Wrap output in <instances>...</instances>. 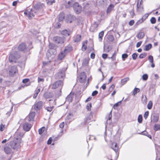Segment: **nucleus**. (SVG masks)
Segmentation results:
<instances>
[{"instance_id": "obj_12", "label": "nucleus", "mask_w": 160, "mask_h": 160, "mask_svg": "<svg viewBox=\"0 0 160 160\" xmlns=\"http://www.w3.org/2000/svg\"><path fill=\"white\" fill-rule=\"evenodd\" d=\"M142 0H138L137 3V10L139 12H142L143 11V7L141 5Z\"/></svg>"}, {"instance_id": "obj_49", "label": "nucleus", "mask_w": 160, "mask_h": 160, "mask_svg": "<svg viewBox=\"0 0 160 160\" xmlns=\"http://www.w3.org/2000/svg\"><path fill=\"white\" fill-rule=\"evenodd\" d=\"M148 75L147 74H144L142 76V79L144 80H146L148 78Z\"/></svg>"}, {"instance_id": "obj_57", "label": "nucleus", "mask_w": 160, "mask_h": 160, "mask_svg": "<svg viewBox=\"0 0 160 160\" xmlns=\"http://www.w3.org/2000/svg\"><path fill=\"white\" fill-rule=\"evenodd\" d=\"M149 112L148 111L146 112L144 114V117L145 119H146L148 116Z\"/></svg>"}, {"instance_id": "obj_30", "label": "nucleus", "mask_w": 160, "mask_h": 160, "mask_svg": "<svg viewBox=\"0 0 160 160\" xmlns=\"http://www.w3.org/2000/svg\"><path fill=\"white\" fill-rule=\"evenodd\" d=\"M140 134H142L143 135H144L146 136H147L149 138L151 139L152 138V136H151L149 134L148 132H147L146 131H144L142 132L141 133H139Z\"/></svg>"}, {"instance_id": "obj_33", "label": "nucleus", "mask_w": 160, "mask_h": 160, "mask_svg": "<svg viewBox=\"0 0 160 160\" xmlns=\"http://www.w3.org/2000/svg\"><path fill=\"white\" fill-rule=\"evenodd\" d=\"M49 47V49H55V50L57 48L56 45L55 44L53 43H50Z\"/></svg>"}, {"instance_id": "obj_42", "label": "nucleus", "mask_w": 160, "mask_h": 160, "mask_svg": "<svg viewBox=\"0 0 160 160\" xmlns=\"http://www.w3.org/2000/svg\"><path fill=\"white\" fill-rule=\"evenodd\" d=\"M45 128L44 127H43L38 130V132L39 134H41L44 132Z\"/></svg>"}, {"instance_id": "obj_44", "label": "nucleus", "mask_w": 160, "mask_h": 160, "mask_svg": "<svg viewBox=\"0 0 160 160\" xmlns=\"http://www.w3.org/2000/svg\"><path fill=\"white\" fill-rule=\"evenodd\" d=\"M40 88L38 89H37L36 91V93L33 96V98H35L37 97L38 93L39 92H40Z\"/></svg>"}, {"instance_id": "obj_14", "label": "nucleus", "mask_w": 160, "mask_h": 160, "mask_svg": "<svg viewBox=\"0 0 160 160\" xmlns=\"http://www.w3.org/2000/svg\"><path fill=\"white\" fill-rule=\"evenodd\" d=\"M86 76L85 72H82L80 75L79 81L81 83H83L86 80Z\"/></svg>"}, {"instance_id": "obj_19", "label": "nucleus", "mask_w": 160, "mask_h": 160, "mask_svg": "<svg viewBox=\"0 0 160 160\" xmlns=\"http://www.w3.org/2000/svg\"><path fill=\"white\" fill-rule=\"evenodd\" d=\"M112 148L117 152L118 149V147L117 146V144L116 143L113 142L112 143Z\"/></svg>"}, {"instance_id": "obj_46", "label": "nucleus", "mask_w": 160, "mask_h": 160, "mask_svg": "<svg viewBox=\"0 0 160 160\" xmlns=\"http://www.w3.org/2000/svg\"><path fill=\"white\" fill-rule=\"evenodd\" d=\"M92 107V104L91 103H88L86 106V108L88 111H90L91 110V108Z\"/></svg>"}, {"instance_id": "obj_29", "label": "nucleus", "mask_w": 160, "mask_h": 160, "mask_svg": "<svg viewBox=\"0 0 160 160\" xmlns=\"http://www.w3.org/2000/svg\"><path fill=\"white\" fill-rule=\"evenodd\" d=\"M148 15H149L148 13L146 14L142 17V20H139L138 22L137 23H139V22L142 23V22L143 21V19H144V20H145L148 17Z\"/></svg>"}, {"instance_id": "obj_15", "label": "nucleus", "mask_w": 160, "mask_h": 160, "mask_svg": "<svg viewBox=\"0 0 160 160\" xmlns=\"http://www.w3.org/2000/svg\"><path fill=\"white\" fill-rule=\"evenodd\" d=\"M16 67L14 66L11 67L9 72V74L11 76H13L14 74L17 72Z\"/></svg>"}, {"instance_id": "obj_38", "label": "nucleus", "mask_w": 160, "mask_h": 160, "mask_svg": "<svg viewBox=\"0 0 160 160\" xmlns=\"http://www.w3.org/2000/svg\"><path fill=\"white\" fill-rule=\"evenodd\" d=\"M108 40L110 42H112L114 40V37L112 35H108L107 36Z\"/></svg>"}, {"instance_id": "obj_34", "label": "nucleus", "mask_w": 160, "mask_h": 160, "mask_svg": "<svg viewBox=\"0 0 160 160\" xmlns=\"http://www.w3.org/2000/svg\"><path fill=\"white\" fill-rule=\"evenodd\" d=\"M112 111H111L109 113L108 115L106 117V118L107 119V121H108V120H110L112 118Z\"/></svg>"}, {"instance_id": "obj_39", "label": "nucleus", "mask_w": 160, "mask_h": 160, "mask_svg": "<svg viewBox=\"0 0 160 160\" xmlns=\"http://www.w3.org/2000/svg\"><path fill=\"white\" fill-rule=\"evenodd\" d=\"M147 98L146 96H145V97H144L143 95L142 96V103L144 104H146L147 103Z\"/></svg>"}, {"instance_id": "obj_41", "label": "nucleus", "mask_w": 160, "mask_h": 160, "mask_svg": "<svg viewBox=\"0 0 160 160\" xmlns=\"http://www.w3.org/2000/svg\"><path fill=\"white\" fill-rule=\"evenodd\" d=\"M140 91V89L139 88H135L134 90L133 94L134 96L135 94H136L137 92H139Z\"/></svg>"}, {"instance_id": "obj_3", "label": "nucleus", "mask_w": 160, "mask_h": 160, "mask_svg": "<svg viewBox=\"0 0 160 160\" xmlns=\"http://www.w3.org/2000/svg\"><path fill=\"white\" fill-rule=\"evenodd\" d=\"M65 38L64 37L57 36L53 38L54 42L57 44H62L65 41Z\"/></svg>"}, {"instance_id": "obj_4", "label": "nucleus", "mask_w": 160, "mask_h": 160, "mask_svg": "<svg viewBox=\"0 0 160 160\" xmlns=\"http://www.w3.org/2000/svg\"><path fill=\"white\" fill-rule=\"evenodd\" d=\"M63 85V82L61 80H59L54 83L51 85V88L52 89H55L57 88H60V92H61V88Z\"/></svg>"}, {"instance_id": "obj_58", "label": "nucleus", "mask_w": 160, "mask_h": 160, "mask_svg": "<svg viewBox=\"0 0 160 160\" xmlns=\"http://www.w3.org/2000/svg\"><path fill=\"white\" fill-rule=\"evenodd\" d=\"M88 118H85L84 119V121L82 123V124L83 125H84L88 122Z\"/></svg>"}, {"instance_id": "obj_1", "label": "nucleus", "mask_w": 160, "mask_h": 160, "mask_svg": "<svg viewBox=\"0 0 160 160\" xmlns=\"http://www.w3.org/2000/svg\"><path fill=\"white\" fill-rule=\"evenodd\" d=\"M16 47H13L10 53L9 60L11 62H16V60L20 58V55L18 52L16 51Z\"/></svg>"}, {"instance_id": "obj_22", "label": "nucleus", "mask_w": 160, "mask_h": 160, "mask_svg": "<svg viewBox=\"0 0 160 160\" xmlns=\"http://www.w3.org/2000/svg\"><path fill=\"white\" fill-rule=\"evenodd\" d=\"M43 6V5L42 4L39 3L34 6V8L36 10H39L42 8Z\"/></svg>"}, {"instance_id": "obj_10", "label": "nucleus", "mask_w": 160, "mask_h": 160, "mask_svg": "<svg viewBox=\"0 0 160 160\" xmlns=\"http://www.w3.org/2000/svg\"><path fill=\"white\" fill-rule=\"evenodd\" d=\"M32 127L31 124L27 122H24L23 125V129L26 131H29Z\"/></svg>"}, {"instance_id": "obj_9", "label": "nucleus", "mask_w": 160, "mask_h": 160, "mask_svg": "<svg viewBox=\"0 0 160 160\" xmlns=\"http://www.w3.org/2000/svg\"><path fill=\"white\" fill-rule=\"evenodd\" d=\"M159 118V115L156 113H153L152 114L151 119L152 122H158Z\"/></svg>"}, {"instance_id": "obj_20", "label": "nucleus", "mask_w": 160, "mask_h": 160, "mask_svg": "<svg viewBox=\"0 0 160 160\" xmlns=\"http://www.w3.org/2000/svg\"><path fill=\"white\" fill-rule=\"evenodd\" d=\"M53 96L52 93L49 92H46L44 94V97L46 99L52 98Z\"/></svg>"}, {"instance_id": "obj_53", "label": "nucleus", "mask_w": 160, "mask_h": 160, "mask_svg": "<svg viewBox=\"0 0 160 160\" xmlns=\"http://www.w3.org/2000/svg\"><path fill=\"white\" fill-rule=\"evenodd\" d=\"M138 55L136 53H133L132 55V57L133 60H135L136 59Z\"/></svg>"}, {"instance_id": "obj_2", "label": "nucleus", "mask_w": 160, "mask_h": 160, "mask_svg": "<svg viewBox=\"0 0 160 160\" xmlns=\"http://www.w3.org/2000/svg\"><path fill=\"white\" fill-rule=\"evenodd\" d=\"M57 53V52L55 49H49L47 53V56L48 59L51 60L54 58Z\"/></svg>"}, {"instance_id": "obj_28", "label": "nucleus", "mask_w": 160, "mask_h": 160, "mask_svg": "<svg viewBox=\"0 0 160 160\" xmlns=\"http://www.w3.org/2000/svg\"><path fill=\"white\" fill-rule=\"evenodd\" d=\"M64 18V14L63 12L60 13L58 16V20L59 21H62Z\"/></svg>"}, {"instance_id": "obj_17", "label": "nucleus", "mask_w": 160, "mask_h": 160, "mask_svg": "<svg viewBox=\"0 0 160 160\" xmlns=\"http://www.w3.org/2000/svg\"><path fill=\"white\" fill-rule=\"evenodd\" d=\"M26 45L23 43L19 44L18 47V49L20 51H24L26 49Z\"/></svg>"}, {"instance_id": "obj_37", "label": "nucleus", "mask_w": 160, "mask_h": 160, "mask_svg": "<svg viewBox=\"0 0 160 160\" xmlns=\"http://www.w3.org/2000/svg\"><path fill=\"white\" fill-rule=\"evenodd\" d=\"M129 78H127L122 79L121 81V83L122 84V85H123L125 84L126 82L129 80Z\"/></svg>"}, {"instance_id": "obj_32", "label": "nucleus", "mask_w": 160, "mask_h": 160, "mask_svg": "<svg viewBox=\"0 0 160 160\" xmlns=\"http://www.w3.org/2000/svg\"><path fill=\"white\" fill-rule=\"evenodd\" d=\"M87 43V41H86L84 42H83L82 43V49L83 51L86 50L87 48L86 45Z\"/></svg>"}, {"instance_id": "obj_43", "label": "nucleus", "mask_w": 160, "mask_h": 160, "mask_svg": "<svg viewBox=\"0 0 160 160\" xmlns=\"http://www.w3.org/2000/svg\"><path fill=\"white\" fill-rule=\"evenodd\" d=\"M152 103L151 101H150L148 103L147 106L148 108L149 109H150L152 108Z\"/></svg>"}, {"instance_id": "obj_36", "label": "nucleus", "mask_w": 160, "mask_h": 160, "mask_svg": "<svg viewBox=\"0 0 160 160\" xmlns=\"http://www.w3.org/2000/svg\"><path fill=\"white\" fill-rule=\"evenodd\" d=\"M154 129L156 131L160 130V124H155L154 126Z\"/></svg>"}, {"instance_id": "obj_54", "label": "nucleus", "mask_w": 160, "mask_h": 160, "mask_svg": "<svg viewBox=\"0 0 160 160\" xmlns=\"http://www.w3.org/2000/svg\"><path fill=\"white\" fill-rule=\"evenodd\" d=\"M5 125L2 124L0 125V130L1 131H2L5 129Z\"/></svg>"}, {"instance_id": "obj_16", "label": "nucleus", "mask_w": 160, "mask_h": 160, "mask_svg": "<svg viewBox=\"0 0 160 160\" xmlns=\"http://www.w3.org/2000/svg\"><path fill=\"white\" fill-rule=\"evenodd\" d=\"M66 54L63 51H61L58 55V59L60 60H62L64 58Z\"/></svg>"}, {"instance_id": "obj_5", "label": "nucleus", "mask_w": 160, "mask_h": 160, "mask_svg": "<svg viewBox=\"0 0 160 160\" xmlns=\"http://www.w3.org/2000/svg\"><path fill=\"white\" fill-rule=\"evenodd\" d=\"M43 104V103L42 101L35 102L32 108L36 111L40 110L42 108Z\"/></svg>"}, {"instance_id": "obj_13", "label": "nucleus", "mask_w": 160, "mask_h": 160, "mask_svg": "<svg viewBox=\"0 0 160 160\" xmlns=\"http://www.w3.org/2000/svg\"><path fill=\"white\" fill-rule=\"evenodd\" d=\"M19 143H17L15 141H11L10 142V145L11 148L13 149L18 148L19 146Z\"/></svg>"}, {"instance_id": "obj_35", "label": "nucleus", "mask_w": 160, "mask_h": 160, "mask_svg": "<svg viewBox=\"0 0 160 160\" xmlns=\"http://www.w3.org/2000/svg\"><path fill=\"white\" fill-rule=\"evenodd\" d=\"M104 32L103 31H101L99 33L98 35L99 39L100 41H101L102 39V38L103 36Z\"/></svg>"}, {"instance_id": "obj_45", "label": "nucleus", "mask_w": 160, "mask_h": 160, "mask_svg": "<svg viewBox=\"0 0 160 160\" xmlns=\"http://www.w3.org/2000/svg\"><path fill=\"white\" fill-rule=\"evenodd\" d=\"M147 55V53L145 52L141 54L139 56V58H143L146 56Z\"/></svg>"}, {"instance_id": "obj_55", "label": "nucleus", "mask_w": 160, "mask_h": 160, "mask_svg": "<svg viewBox=\"0 0 160 160\" xmlns=\"http://www.w3.org/2000/svg\"><path fill=\"white\" fill-rule=\"evenodd\" d=\"M115 88V85L114 84H112L109 89V91L110 92H111L112 90L114 89Z\"/></svg>"}, {"instance_id": "obj_40", "label": "nucleus", "mask_w": 160, "mask_h": 160, "mask_svg": "<svg viewBox=\"0 0 160 160\" xmlns=\"http://www.w3.org/2000/svg\"><path fill=\"white\" fill-rule=\"evenodd\" d=\"M73 3L72 2L69 1L67 4L66 5V7L67 8H69L71 7L72 5H73Z\"/></svg>"}, {"instance_id": "obj_26", "label": "nucleus", "mask_w": 160, "mask_h": 160, "mask_svg": "<svg viewBox=\"0 0 160 160\" xmlns=\"http://www.w3.org/2000/svg\"><path fill=\"white\" fill-rule=\"evenodd\" d=\"M4 150L6 154H9L11 152V149L8 147L6 146L4 148Z\"/></svg>"}, {"instance_id": "obj_61", "label": "nucleus", "mask_w": 160, "mask_h": 160, "mask_svg": "<svg viewBox=\"0 0 160 160\" xmlns=\"http://www.w3.org/2000/svg\"><path fill=\"white\" fill-rule=\"evenodd\" d=\"M98 92L97 91L95 90L92 92V96H95L96 95H97L98 94Z\"/></svg>"}, {"instance_id": "obj_60", "label": "nucleus", "mask_w": 160, "mask_h": 160, "mask_svg": "<svg viewBox=\"0 0 160 160\" xmlns=\"http://www.w3.org/2000/svg\"><path fill=\"white\" fill-rule=\"evenodd\" d=\"M130 14L131 16L133 17L134 16V10H132L131 11H130Z\"/></svg>"}, {"instance_id": "obj_6", "label": "nucleus", "mask_w": 160, "mask_h": 160, "mask_svg": "<svg viewBox=\"0 0 160 160\" xmlns=\"http://www.w3.org/2000/svg\"><path fill=\"white\" fill-rule=\"evenodd\" d=\"M73 7L75 12L77 14L80 13L82 10V7L78 3H75L73 5Z\"/></svg>"}, {"instance_id": "obj_27", "label": "nucleus", "mask_w": 160, "mask_h": 160, "mask_svg": "<svg viewBox=\"0 0 160 160\" xmlns=\"http://www.w3.org/2000/svg\"><path fill=\"white\" fill-rule=\"evenodd\" d=\"M145 34L143 32H140L137 35V38L139 39H142L144 37Z\"/></svg>"}, {"instance_id": "obj_52", "label": "nucleus", "mask_w": 160, "mask_h": 160, "mask_svg": "<svg viewBox=\"0 0 160 160\" xmlns=\"http://www.w3.org/2000/svg\"><path fill=\"white\" fill-rule=\"evenodd\" d=\"M54 107L53 106L46 107V109L48 111L51 112L53 109Z\"/></svg>"}, {"instance_id": "obj_47", "label": "nucleus", "mask_w": 160, "mask_h": 160, "mask_svg": "<svg viewBox=\"0 0 160 160\" xmlns=\"http://www.w3.org/2000/svg\"><path fill=\"white\" fill-rule=\"evenodd\" d=\"M142 115H139L138 117V122L139 123H141L142 121Z\"/></svg>"}, {"instance_id": "obj_7", "label": "nucleus", "mask_w": 160, "mask_h": 160, "mask_svg": "<svg viewBox=\"0 0 160 160\" xmlns=\"http://www.w3.org/2000/svg\"><path fill=\"white\" fill-rule=\"evenodd\" d=\"M65 76V71L64 70H61L57 72L55 75L56 79L63 78Z\"/></svg>"}, {"instance_id": "obj_18", "label": "nucleus", "mask_w": 160, "mask_h": 160, "mask_svg": "<svg viewBox=\"0 0 160 160\" xmlns=\"http://www.w3.org/2000/svg\"><path fill=\"white\" fill-rule=\"evenodd\" d=\"M72 46H68L67 47H65L63 51L67 54V53L72 51Z\"/></svg>"}, {"instance_id": "obj_59", "label": "nucleus", "mask_w": 160, "mask_h": 160, "mask_svg": "<svg viewBox=\"0 0 160 160\" xmlns=\"http://www.w3.org/2000/svg\"><path fill=\"white\" fill-rule=\"evenodd\" d=\"M13 107L12 106V107L11 108L10 110L7 112V113H6V115H7V116H10V115L11 114V113L12 111V109Z\"/></svg>"}, {"instance_id": "obj_56", "label": "nucleus", "mask_w": 160, "mask_h": 160, "mask_svg": "<svg viewBox=\"0 0 160 160\" xmlns=\"http://www.w3.org/2000/svg\"><path fill=\"white\" fill-rule=\"evenodd\" d=\"M128 55L127 54L124 53V54H122V58L123 59V60H124V59L127 58H128Z\"/></svg>"}, {"instance_id": "obj_62", "label": "nucleus", "mask_w": 160, "mask_h": 160, "mask_svg": "<svg viewBox=\"0 0 160 160\" xmlns=\"http://www.w3.org/2000/svg\"><path fill=\"white\" fill-rule=\"evenodd\" d=\"M29 81V79L26 78L25 79L23 80H22V82L24 83H25L27 82H28Z\"/></svg>"}, {"instance_id": "obj_21", "label": "nucleus", "mask_w": 160, "mask_h": 160, "mask_svg": "<svg viewBox=\"0 0 160 160\" xmlns=\"http://www.w3.org/2000/svg\"><path fill=\"white\" fill-rule=\"evenodd\" d=\"M35 114L34 112H31L29 113L28 115V121H32L33 120L35 117Z\"/></svg>"}, {"instance_id": "obj_25", "label": "nucleus", "mask_w": 160, "mask_h": 160, "mask_svg": "<svg viewBox=\"0 0 160 160\" xmlns=\"http://www.w3.org/2000/svg\"><path fill=\"white\" fill-rule=\"evenodd\" d=\"M61 34L65 36H68L70 35V32L67 31V30H64L61 32Z\"/></svg>"}, {"instance_id": "obj_48", "label": "nucleus", "mask_w": 160, "mask_h": 160, "mask_svg": "<svg viewBox=\"0 0 160 160\" xmlns=\"http://www.w3.org/2000/svg\"><path fill=\"white\" fill-rule=\"evenodd\" d=\"M150 22L151 23L154 24L156 22V19L154 17H152L150 19Z\"/></svg>"}, {"instance_id": "obj_8", "label": "nucleus", "mask_w": 160, "mask_h": 160, "mask_svg": "<svg viewBox=\"0 0 160 160\" xmlns=\"http://www.w3.org/2000/svg\"><path fill=\"white\" fill-rule=\"evenodd\" d=\"M34 12H35L34 11L29 9V10H27L25 11L24 13L25 14L27 15L29 18L30 19L31 18H32V17H34Z\"/></svg>"}, {"instance_id": "obj_23", "label": "nucleus", "mask_w": 160, "mask_h": 160, "mask_svg": "<svg viewBox=\"0 0 160 160\" xmlns=\"http://www.w3.org/2000/svg\"><path fill=\"white\" fill-rule=\"evenodd\" d=\"M81 40V36L77 35L73 38V40L75 42H78Z\"/></svg>"}, {"instance_id": "obj_51", "label": "nucleus", "mask_w": 160, "mask_h": 160, "mask_svg": "<svg viewBox=\"0 0 160 160\" xmlns=\"http://www.w3.org/2000/svg\"><path fill=\"white\" fill-rule=\"evenodd\" d=\"M148 60L149 62L151 63H152L153 62V57L152 56L150 55L149 56Z\"/></svg>"}, {"instance_id": "obj_24", "label": "nucleus", "mask_w": 160, "mask_h": 160, "mask_svg": "<svg viewBox=\"0 0 160 160\" xmlns=\"http://www.w3.org/2000/svg\"><path fill=\"white\" fill-rule=\"evenodd\" d=\"M114 7V5L112 4H110L108 7L107 10V13H110Z\"/></svg>"}, {"instance_id": "obj_11", "label": "nucleus", "mask_w": 160, "mask_h": 160, "mask_svg": "<svg viewBox=\"0 0 160 160\" xmlns=\"http://www.w3.org/2000/svg\"><path fill=\"white\" fill-rule=\"evenodd\" d=\"M98 24L96 22H94L92 25L90 29V30L92 32H94L97 31Z\"/></svg>"}, {"instance_id": "obj_50", "label": "nucleus", "mask_w": 160, "mask_h": 160, "mask_svg": "<svg viewBox=\"0 0 160 160\" xmlns=\"http://www.w3.org/2000/svg\"><path fill=\"white\" fill-rule=\"evenodd\" d=\"M121 103V101H119L117 102V103L114 104L113 105V107L114 109H115V108L116 107H117L120 105Z\"/></svg>"}, {"instance_id": "obj_64", "label": "nucleus", "mask_w": 160, "mask_h": 160, "mask_svg": "<svg viewBox=\"0 0 160 160\" xmlns=\"http://www.w3.org/2000/svg\"><path fill=\"white\" fill-rule=\"evenodd\" d=\"M134 22L133 20H131L129 22V24L130 26H132L134 23Z\"/></svg>"}, {"instance_id": "obj_31", "label": "nucleus", "mask_w": 160, "mask_h": 160, "mask_svg": "<svg viewBox=\"0 0 160 160\" xmlns=\"http://www.w3.org/2000/svg\"><path fill=\"white\" fill-rule=\"evenodd\" d=\"M152 47V44L150 43L145 46V48L144 49V51H148Z\"/></svg>"}, {"instance_id": "obj_63", "label": "nucleus", "mask_w": 160, "mask_h": 160, "mask_svg": "<svg viewBox=\"0 0 160 160\" xmlns=\"http://www.w3.org/2000/svg\"><path fill=\"white\" fill-rule=\"evenodd\" d=\"M44 81V79L43 78H41L39 77H38V82H43Z\"/></svg>"}]
</instances>
